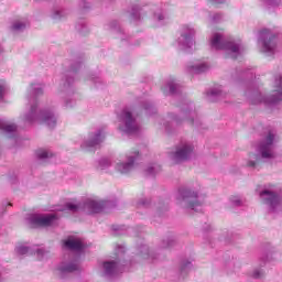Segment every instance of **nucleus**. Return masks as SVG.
I'll return each instance as SVG.
<instances>
[{
  "label": "nucleus",
  "mask_w": 282,
  "mask_h": 282,
  "mask_svg": "<svg viewBox=\"0 0 282 282\" xmlns=\"http://www.w3.org/2000/svg\"><path fill=\"white\" fill-rule=\"evenodd\" d=\"M30 94V108L21 116L22 122L30 127L34 124V122H43L50 129H54L56 127V122L58 121V117L54 113L52 108L39 109L36 105V98L39 96H43V85L42 84H31L29 88Z\"/></svg>",
  "instance_id": "f257e3e1"
},
{
  "label": "nucleus",
  "mask_w": 282,
  "mask_h": 282,
  "mask_svg": "<svg viewBox=\"0 0 282 282\" xmlns=\"http://www.w3.org/2000/svg\"><path fill=\"white\" fill-rule=\"evenodd\" d=\"M274 142H276V133L269 131L257 145L256 152L249 153L248 158L243 160L242 166L254 171V169H259L262 160H272L276 155L274 152Z\"/></svg>",
  "instance_id": "f03ea898"
},
{
  "label": "nucleus",
  "mask_w": 282,
  "mask_h": 282,
  "mask_svg": "<svg viewBox=\"0 0 282 282\" xmlns=\"http://www.w3.org/2000/svg\"><path fill=\"white\" fill-rule=\"evenodd\" d=\"M210 47L213 50H223L226 58H239L243 52V44L240 40L224 37V33L215 32L210 37Z\"/></svg>",
  "instance_id": "7ed1b4c3"
},
{
  "label": "nucleus",
  "mask_w": 282,
  "mask_h": 282,
  "mask_svg": "<svg viewBox=\"0 0 282 282\" xmlns=\"http://www.w3.org/2000/svg\"><path fill=\"white\" fill-rule=\"evenodd\" d=\"M176 202L181 208L195 210V213H199V210H202L203 203L202 199H199V193L188 187H181L178 189Z\"/></svg>",
  "instance_id": "20e7f679"
},
{
  "label": "nucleus",
  "mask_w": 282,
  "mask_h": 282,
  "mask_svg": "<svg viewBox=\"0 0 282 282\" xmlns=\"http://www.w3.org/2000/svg\"><path fill=\"white\" fill-rule=\"evenodd\" d=\"M107 206V202L87 198L83 203H66L64 210H69L70 213H86L87 215H94L100 213L102 208Z\"/></svg>",
  "instance_id": "39448f33"
},
{
  "label": "nucleus",
  "mask_w": 282,
  "mask_h": 282,
  "mask_svg": "<svg viewBox=\"0 0 282 282\" xmlns=\"http://www.w3.org/2000/svg\"><path fill=\"white\" fill-rule=\"evenodd\" d=\"M195 34H197V31L193 24H183L180 36L174 43L175 47L181 52H188L195 45Z\"/></svg>",
  "instance_id": "423d86ee"
},
{
  "label": "nucleus",
  "mask_w": 282,
  "mask_h": 282,
  "mask_svg": "<svg viewBox=\"0 0 282 282\" xmlns=\"http://www.w3.org/2000/svg\"><path fill=\"white\" fill-rule=\"evenodd\" d=\"M274 90L271 96L262 97L260 93H253L250 100L252 105H259L263 102L264 105H276L282 100V76H275Z\"/></svg>",
  "instance_id": "0eeeda50"
},
{
  "label": "nucleus",
  "mask_w": 282,
  "mask_h": 282,
  "mask_svg": "<svg viewBox=\"0 0 282 282\" xmlns=\"http://www.w3.org/2000/svg\"><path fill=\"white\" fill-rule=\"evenodd\" d=\"M117 118L119 122L118 129L121 133H137L140 129L138 121H135V118L133 117V112H131V109L129 108L121 110Z\"/></svg>",
  "instance_id": "6e6552de"
},
{
  "label": "nucleus",
  "mask_w": 282,
  "mask_h": 282,
  "mask_svg": "<svg viewBox=\"0 0 282 282\" xmlns=\"http://www.w3.org/2000/svg\"><path fill=\"white\" fill-rule=\"evenodd\" d=\"M260 199L268 206L269 213L271 215H276L282 210V199L276 192H273L272 188H264L259 193Z\"/></svg>",
  "instance_id": "1a4fd4ad"
},
{
  "label": "nucleus",
  "mask_w": 282,
  "mask_h": 282,
  "mask_svg": "<svg viewBox=\"0 0 282 282\" xmlns=\"http://www.w3.org/2000/svg\"><path fill=\"white\" fill-rule=\"evenodd\" d=\"M195 147L188 141H182L175 148V151L170 152V160L173 164H180L191 160Z\"/></svg>",
  "instance_id": "9d476101"
},
{
  "label": "nucleus",
  "mask_w": 282,
  "mask_h": 282,
  "mask_svg": "<svg viewBox=\"0 0 282 282\" xmlns=\"http://www.w3.org/2000/svg\"><path fill=\"white\" fill-rule=\"evenodd\" d=\"M139 158H140V152H138L137 150L128 152L126 154V160H122V159L116 160V163H115L116 171H118V173H121L122 175H127V173H131V171H133L135 161H138Z\"/></svg>",
  "instance_id": "9b49d317"
},
{
  "label": "nucleus",
  "mask_w": 282,
  "mask_h": 282,
  "mask_svg": "<svg viewBox=\"0 0 282 282\" xmlns=\"http://www.w3.org/2000/svg\"><path fill=\"white\" fill-rule=\"evenodd\" d=\"M29 224L35 228H50V226L56 225L58 221V215L56 214H32L28 217Z\"/></svg>",
  "instance_id": "f8f14e48"
},
{
  "label": "nucleus",
  "mask_w": 282,
  "mask_h": 282,
  "mask_svg": "<svg viewBox=\"0 0 282 282\" xmlns=\"http://www.w3.org/2000/svg\"><path fill=\"white\" fill-rule=\"evenodd\" d=\"M259 43H261V52L267 56H272L276 52V39L274 34L268 29L260 31Z\"/></svg>",
  "instance_id": "ddd939ff"
},
{
  "label": "nucleus",
  "mask_w": 282,
  "mask_h": 282,
  "mask_svg": "<svg viewBox=\"0 0 282 282\" xmlns=\"http://www.w3.org/2000/svg\"><path fill=\"white\" fill-rule=\"evenodd\" d=\"M106 131L105 128H99L95 132H90L88 138L84 140L82 149L84 151H94L96 147H100L105 142Z\"/></svg>",
  "instance_id": "4468645a"
},
{
  "label": "nucleus",
  "mask_w": 282,
  "mask_h": 282,
  "mask_svg": "<svg viewBox=\"0 0 282 282\" xmlns=\"http://www.w3.org/2000/svg\"><path fill=\"white\" fill-rule=\"evenodd\" d=\"M15 252L21 257L25 254H36L40 261H43V259L47 257V251H45L43 248H39L37 246L28 247L25 245H18L15 247Z\"/></svg>",
  "instance_id": "2eb2a0df"
},
{
  "label": "nucleus",
  "mask_w": 282,
  "mask_h": 282,
  "mask_svg": "<svg viewBox=\"0 0 282 282\" xmlns=\"http://www.w3.org/2000/svg\"><path fill=\"white\" fill-rule=\"evenodd\" d=\"M80 270V264L78 263V259L64 261L62 262L57 271L59 273V276H65V274H72V272H78Z\"/></svg>",
  "instance_id": "dca6fc26"
},
{
  "label": "nucleus",
  "mask_w": 282,
  "mask_h": 282,
  "mask_svg": "<svg viewBox=\"0 0 282 282\" xmlns=\"http://www.w3.org/2000/svg\"><path fill=\"white\" fill-rule=\"evenodd\" d=\"M119 272L120 268L116 261H105L101 265V276H105L106 279H111Z\"/></svg>",
  "instance_id": "f3484780"
},
{
  "label": "nucleus",
  "mask_w": 282,
  "mask_h": 282,
  "mask_svg": "<svg viewBox=\"0 0 282 282\" xmlns=\"http://www.w3.org/2000/svg\"><path fill=\"white\" fill-rule=\"evenodd\" d=\"M64 246L73 252H83L85 250V242H83V239L76 237H68L64 241Z\"/></svg>",
  "instance_id": "a211bd4d"
},
{
  "label": "nucleus",
  "mask_w": 282,
  "mask_h": 282,
  "mask_svg": "<svg viewBox=\"0 0 282 282\" xmlns=\"http://www.w3.org/2000/svg\"><path fill=\"white\" fill-rule=\"evenodd\" d=\"M0 133H4L7 138H14L17 140V124L6 119H0Z\"/></svg>",
  "instance_id": "6ab92c4d"
},
{
  "label": "nucleus",
  "mask_w": 282,
  "mask_h": 282,
  "mask_svg": "<svg viewBox=\"0 0 282 282\" xmlns=\"http://www.w3.org/2000/svg\"><path fill=\"white\" fill-rule=\"evenodd\" d=\"M208 69H210L208 63L202 61L191 62L187 65V72L191 74H205Z\"/></svg>",
  "instance_id": "aec40b11"
},
{
  "label": "nucleus",
  "mask_w": 282,
  "mask_h": 282,
  "mask_svg": "<svg viewBox=\"0 0 282 282\" xmlns=\"http://www.w3.org/2000/svg\"><path fill=\"white\" fill-rule=\"evenodd\" d=\"M152 21L154 28H162L169 23V15L164 10L156 9V11H154Z\"/></svg>",
  "instance_id": "412c9836"
},
{
  "label": "nucleus",
  "mask_w": 282,
  "mask_h": 282,
  "mask_svg": "<svg viewBox=\"0 0 282 282\" xmlns=\"http://www.w3.org/2000/svg\"><path fill=\"white\" fill-rule=\"evenodd\" d=\"M161 89L164 96H174L180 93V84L175 79H169Z\"/></svg>",
  "instance_id": "4be33fe9"
},
{
  "label": "nucleus",
  "mask_w": 282,
  "mask_h": 282,
  "mask_svg": "<svg viewBox=\"0 0 282 282\" xmlns=\"http://www.w3.org/2000/svg\"><path fill=\"white\" fill-rule=\"evenodd\" d=\"M194 107L193 104H186L182 107V117L185 118V120L193 124V118L195 116V111H193Z\"/></svg>",
  "instance_id": "5701e85b"
},
{
  "label": "nucleus",
  "mask_w": 282,
  "mask_h": 282,
  "mask_svg": "<svg viewBox=\"0 0 282 282\" xmlns=\"http://www.w3.org/2000/svg\"><path fill=\"white\" fill-rule=\"evenodd\" d=\"M128 17L130 21H140L142 19V6L133 4Z\"/></svg>",
  "instance_id": "b1692460"
},
{
  "label": "nucleus",
  "mask_w": 282,
  "mask_h": 282,
  "mask_svg": "<svg viewBox=\"0 0 282 282\" xmlns=\"http://www.w3.org/2000/svg\"><path fill=\"white\" fill-rule=\"evenodd\" d=\"M69 12L63 8V7H55L51 13L52 19L54 21H61L62 19H65Z\"/></svg>",
  "instance_id": "393cba45"
},
{
  "label": "nucleus",
  "mask_w": 282,
  "mask_h": 282,
  "mask_svg": "<svg viewBox=\"0 0 282 282\" xmlns=\"http://www.w3.org/2000/svg\"><path fill=\"white\" fill-rule=\"evenodd\" d=\"M139 254L140 257H142V259H152V261L158 259V257H155V253L151 252L149 246L147 245H142L141 247H139Z\"/></svg>",
  "instance_id": "a878e982"
},
{
  "label": "nucleus",
  "mask_w": 282,
  "mask_h": 282,
  "mask_svg": "<svg viewBox=\"0 0 282 282\" xmlns=\"http://www.w3.org/2000/svg\"><path fill=\"white\" fill-rule=\"evenodd\" d=\"M35 155L37 160L45 161V160H50V158H53L54 153H52V151L50 150L40 149L35 152Z\"/></svg>",
  "instance_id": "bb28decb"
},
{
  "label": "nucleus",
  "mask_w": 282,
  "mask_h": 282,
  "mask_svg": "<svg viewBox=\"0 0 282 282\" xmlns=\"http://www.w3.org/2000/svg\"><path fill=\"white\" fill-rule=\"evenodd\" d=\"M192 270L193 263L191 261H183L180 267V274L184 279V276H186V274H188V272H191Z\"/></svg>",
  "instance_id": "cd10ccee"
},
{
  "label": "nucleus",
  "mask_w": 282,
  "mask_h": 282,
  "mask_svg": "<svg viewBox=\"0 0 282 282\" xmlns=\"http://www.w3.org/2000/svg\"><path fill=\"white\" fill-rule=\"evenodd\" d=\"M161 171L162 167L159 164H152L145 169V175H148L149 177H153L154 175H158V173H160Z\"/></svg>",
  "instance_id": "c85d7f7f"
},
{
  "label": "nucleus",
  "mask_w": 282,
  "mask_h": 282,
  "mask_svg": "<svg viewBox=\"0 0 282 282\" xmlns=\"http://www.w3.org/2000/svg\"><path fill=\"white\" fill-rule=\"evenodd\" d=\"M209 100H219V98L224 97V90L221 88H213L208 93Z\"/></svg>",
  "instance_id": "c756f323"
},
{
  "label": "nucleus",
  "mask_w": 282,
  "mask_h": 282,
  "mask_svg": "<svg viewBox=\"0 0 282 282\" xmlns=\"http://www.w3.org/2000/svg\"><path fill=\"white\" fill-rule=\"evenodd\" d=\"M25 28H28V22L18 20V21L13 22L11 30H12V32H23V30H25Z\"/></svg>",
  "instance_id": "7c9ffc66"
},
{
  "label": "nucleus",
  "mask_w": 282,
  "mask_h": 282,
  "mask_svg": "<svg viewBox=\"0 0 282 282\" xmlns=\"http://www.w3.org/2000/svg\"><path fill=\"white\" fill-rule=\"evenodd\" d=\"M110 30L119 34L118 39H121V41H124V36H122V29L120 28V24L118 21H112L109 23Z\"/></svg>",
  "instance_id": "2f4dec72"
},
{
  "label": "nucleus",
  "mask_w": 282,
  "mask_h": 282,
  "mask_svg": "<svg viewBox=\"0 0 282 282\" xmlns=\"http://www.w3.org/2000/svg\"><path fill=\"white\" fill-rule=\"evenodd\" d=\"M143 109H144V111H145V113H147L148 116H151V115H153V113H156V111H158V109H155V106H153V104H151V102H149V101H145V102L143 104Z\"/></svg>",
  "instance_id": "473e14b6"
},
{
  "label": "nucleus",
  "mask_w": 282,
  "mask_h": 282,
  "mask_svg": "<svg viewBox=\"0 0 282 282\" xmlns=\"http://www.w3.org/2000/svg\"><path fill=\"white\" fill-rule=\"evenodd\" d=\"M265 8H276L281 6V0H260Z\"/></svg>",
  "instance_id": "72a5a7b5"
},
{
  "label": "nucleus",
  "mask_w": 282,
  "mask_h": 282,
  "mask_svg": "<svg viewBox=\"0 0 282 282\" xmlns=\"http://www.w3.org/2000/svg\"><path fill=\"white\" fill-rule=\"evenodd\" d=\"M265 272L261 268H257L252 271L251 276L252 279H262L264 276Z\"/></svg>",
  "instance_id": "f704fd0d"
},
{
  "label": "nucleus",
  "mask_w": 282,
  "mask_h": 282,
  "mask_svg": "<svg viewBox=\"0 0 282 282\" xmlns=\"http://www.w3.org/2000/svg\"><path fill=\"white\" fill-rule=\"evenodd\" d=\"M111 166V161H109V159H101L99 161V169H101V171H105L106 169H109Z\"/></svg>",
  "instance_id": "c9c22d12"
},
{
  "label": "nucleus",
  "mask_w": 282,
  "mask_h": 282,
  "mask_svg": "<svg viewBox=\"0 0 282 282\" xmlns=\"http://www.w3.org/2000/svg\"><path fill=\"white\" fill-rule=\"evenodd\" d=\"M83 67V64L80 62L74 64L68 73V76H72V74H76V72H78V69H80Z\"/></svg>",
  "instance_id": "e433bc0d"
},
{
  "label": "nucleus",
  "mask_w": 282,
  "mask_h": 282,
  "mask_svg": "<svg viewBox=\"0 0 282 282\" xmlns=\"http://www.w3.org/2000/svg\"><path fill=\"white\" fill-rule=\"evenodd\" d=\"M230 202H231L232 206H241V204H242L241 197H239V196H232L230 198Z\"/></svg>",
  "instance_id": "4c0bfd02"
},
{
  "label": "nucleus",
  "mask_w": 282,
  "mask_h": 282,
  "mask_svg": "<svg viewBox=\"0 0 282 282\" xmlns=\"http://www.w3.org/2000/svg\"><path fill=\"white\" fill-rule=\"evenodd\" d=\"M219 21H221L220 13H214L210 15V23H219Z\"/></svg>",
  "instance_id": "58836bf2"
},
{
  "label": "nucleus",
  "mask_w": 282,
  "mask_h": 282,
  "mask_svg": "<svg viewBox=\"0 0 282 282\" xmlns=\"http://www.w3.org/2000/svg\"><path fill=\"white\" fill-rule=\"evenodd\" d=\"M74 105H76V101L72 100V99H67L65 101V107L66 109H72V107H74Z\"/></svg>",
  "instance_id": "ea45409f"
},
{
  "label": "nucleus",
  "mask_w": 282,
  "mask_h": 282,
  "mask_svg": "<svg viewBox=\"0 0 282 282\" xmlns=\"http://www.w3.org/2000/svg\"><path fill=\"white\" fill-rule=\"evenodd\" d=\"M170 120H173V122H175L176 124H180L182 122L180 117H177L175 115H170Z\"/></svg>",
  "instance_id": "a19ab883"
},
{
  "label": "nucleus",
  "mask_w": 282,
  "mask_h": 282,
  "mask_svg": "<svg viewBox=\"0 0 282 282\" xmlns=\"http://www.w3.org/2000/svg\"><path fill=\"white\" fill-rule=\"evenodd\" d=\"M3 96H6V85H0V100H3Z\"/></svg>",
  "instance_id": "79ce46f5"
},
{
  "label": "nucleus",
  "mask_w": 282,
  "mask_h": 282,
  "mask_svg": "<svg viewBox=\"0 0 282 282\" xmlns=\"http://www.w3.org/2000/svg\"><path fill=\"white\" fill-rule=\"evenodd\" d=\"M175 239L173 238V236L167 238V248H171V246H173Z\"/></svg>",
  "instance_id": "37998d69"
},
{
  "label": "nucleus",
  "mask_w": 282,
  "mask_h": 282,
  "mask_svg": "<svg viewBox=\"0 0 282 282\" xmlns=\"http://www.w3.org/2000/svg\"><path fill=\"white\" fill-rule=\"evenodd\" d=\"M212 3H215L216 6H220L224 3L226 0H209Z\"/></svg>",
  "instance_id": "c03bdc74"
},
{
  "label": "nucleus",
  "mask_w": 282,
  "mask_h": 282,
  "mask_svg": "<svg viewBox=\"0 0 282 282\" xmlns=\"http://www.w3.org/2000/svg\"><path fill=\"white\" fill-rule=\"evenodd\" d=\"M80 6L84 10H89L90 8L89 2H85V1Z\"/></svg>",
  "instance_id": "a18cd8bd"
},
{
  "label": "nucleus",
  "mask_w": 282,
  "mask_h": 282,
  "mask_svg": "<svg viewBox=\"0 0 282 282\" xmlns=\"http://www.w3.org/2000/svg\"><path fill=\"white\" fill-rule=\"evenodd\" d=\"M163 127L165 128V131H169V121L166 119H163Z\"/></svg>",
  "instance_id": "49530a36"
},
{
  "label": "nucleus",
  "mask_w": 282,
  "mask_h": 282,
  "mask_svg": "<svg viewBox=\"0 0 282 282\" xmlns=\"http://www.w3.org/2000/svg\"><path fill=\"white\" fill-rule=\"evenodd\" d=\"M89 79L93 80V83H98V77L90 76Z\"/></svg>",
  "instance_id": "de8ad7c7"
},
{
  "label": "nucleus",
  "mask_w": 282,
  "mask_h": 282,
  "mask_svg": "<svg viewBox=\"0 0 282 282\" xmlns=\"http://www.w3.org/2000/svg\"><path fill=\"white\" fill-rule=\"evenodd\" d=\"M66 83H67V85H70V83H72V77H67V78H66Z\"/></svg>",
  "instance_id": "09e8293b"
},
{
  "label": "nucleus",
  "mask_w": 282,
  "mask_h": 282,
  "mask_svg": "<svg viewBox=\"0 0 282 282\" xmlns=\"http://www.w3.org/2000/svg\"><path fill=\"white\" fill-rule=\"evenodd\" d=\"M79 30V32H85V26H83L82 29H78Z\"/></svg>",
  "instance_id": "8fccbe9b"
},
{
  "label": "nucleus",
  "mask_w": 282,
  "mask_h": 282,
  "mask_svg": "<svg viewBox=\"0 0 282 282\" xmlns=\"http://www.w3.org/2000/svg\"><path fill=\"white\" fill-rule=\"evenodd\" d=\"M142 206H147V200L141 202Z\"/></svg>",
  "instance_id": "3c124183"
},
{
  "label": "nucleus",
  "mask_w": 282,
  "mask_h": 282,
  "mask_svg": "<svg viewBox=\"0 0 282 282\" xmlns=\"http://www.w3.org/2000/svg\"><path fill=\"white\" fill-rule=\"evenodd\" d=\"M3 52V48L1 47V45H0V54Z\"/></svg>",
  "instance_id": "603ef678"
},
{
  "label": "nucleus",
  "mask_w": 282,
  "mask_h": 282,
  "mask_svg": "<svg viewBox=\"0 0 282 282\" xmlns=\"http://www.w3.org/2000/svg\"><path fill=\"white\" fill-rule=\"evenodd\" d=\"M0 282H3V278H1V275H0Z\"/></svg>",
  "instance_id": "864d4df0"
},
{
  "label": "nucleus",
  "mask_w": 282,
  "mask_h": 282,
  "mask_svg": "<svg viewBox=\"0 0 282 282\" xmlns=\"http://www.w3.org/2000/svg\"><path fill=\"white\" fill-rule=\"evenodd\" d=\"M109 1H113V0H109Z\"/></svg>",
  "instance_id": "5fc2aeb1"
}]
</instances>
